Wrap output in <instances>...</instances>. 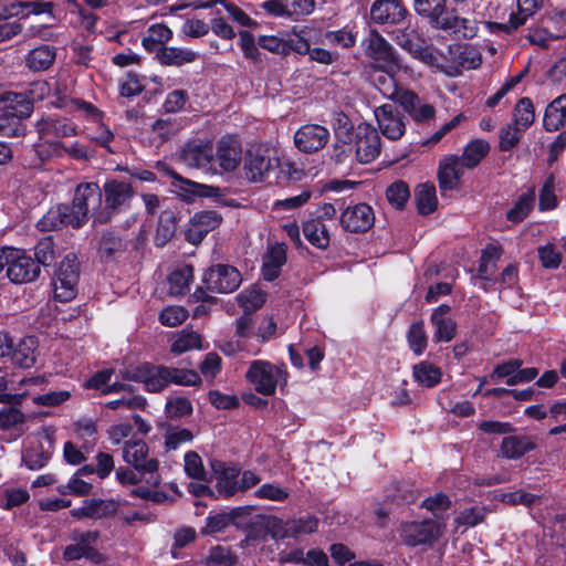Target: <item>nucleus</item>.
<instances>
[{"mask_svg": "<svg viewBox=\"0 0 566 566\" xmlns=\"http://www.w3.org/2000/svg\"><path fill=\"white\" fill-rule=\"evenodd\" d=\"M415 10L418 14L430 20L438 29L451 31L463 38L475 34L473 22L457 15L446 14V0H415Z\"/></svg>", "mask_w": 566, "mask_h": 566, "instance_id": "1", "label": "nucleus"}, {"mask_svg": "<svg viewBox=\"0 0 566 566\" xmlns=\"http://www.w3.org/2000/svg\"><path fill=\"white\" fill-rule=\"evenodd\" d=\"M287 370L285 365L272 364L268 360L256 359L249 364L245 379L260 395L273 396L277 387L287 384Z\"/></svg>", "mask_w": 566, "mask_h": 566, "instance_id": "2", "label": "nucleus"}, {"mask_svg": "<svg viewBox=\"0 0 566 566\" xmlns=\"http://www.w3.org/2000/svg\"><path fill=\"white\" fill-rule=\"evenodd\" d=\"M148 446L142 439H133L124 442L123 460L133 465L136 471L149 474L147 482L154 486L159 484L157 474L158 461L148 458Z\"/></svg>", "mask_w": 566, "mask_h": 566, "instance_id": "3", "label": "nucleus"}, {"mask_svg": "<svg viewBox=\"0 0 566 566\" xmlns=\"http://www.w3.org/2000/svg\"><path fill=\"white\" fill-rule=\"evenodd\" d=\"M78 264L75 255L69 254L60 263L53 279L54 297L61 302L72 301L77 293Z\"/></svg>", "mask_w": 566, "mask_h": 566, "instance_id": "4", "label": "nucleus"}, {"mask_svg": "<svg viewBox=\"0 0 566 566\" xmlns=\"http://www.w3.org/2000/svg\"><path fill=\"white\" fill-rule=\"evenodd\" d=\"M102 191L96 182L81 184L75 189L71 208L73 228L82 227L88 217V212L99 206Z\"/></svg>", "mask_w": 566, "mask_h": 566, "instance_id": "5", "label": "nucleus"}, {"mask_svg": "<svg viewBox=\"0 0 566 566\" xmlns=\"http://www.w3.org/2000/svg\"><path fill=\"white\" fill-rule=\"evenodd\" d=\"M242 161V147L232 136H223L212 148V174L234 171Z\"/></svg>", "mask_w": 566, "mask_h": 566, "instance_id": "6", "label": "nucleus"}, {"mask_svg": "<svg viewBox=\"0 0 566 566\" xmlns=\"http://www.w3.org/2000/svg\"><path fill=\"white\" fill-rule=\"evenodd\" d=\"M208 291L217 293H232L242 282L239 270L229 264H214L210 266L202 279Z\"/></svg>", "mask_w": 566, "mask_h": 566, "instance_id": "7", "label": "nucleus"}, {"mask_svg": "<svg viewBox=\"0 0 566 566\" xmlns=\"http://www.w3.org/2000/svg\"><path fill=\"white\" fill-rule=\"evenodd\" d=\"M394 40L401 49L409 52L415 59H418L430 66L439 65L437 56L415 28L408 25L403 29L395 30Z\"/></svg>", "mask_w": 566, "mask_h": 566, "instance_id": "8", "label": "nucleus"}, {"mask_svg": "<svg viewBox=\"0 0 566 566\" xmlns=\"http://www.w3.org/2000/svg\"><path fill=\"white\" fill-rule=\"evenodd\" d=\"M242 159L243 175L250 182H262L274 167L270 150L262 145L249 148Z\"/></svg>", "mask_w": 566, "mask_h": 566, "instance_id": "9", "label": "nucleus"}, {"mask_svg": "<svg viewBox=\"0 0 566 566\" xmlns=\"http://www.w3.org/2000/svg\"><path fill=\"white\" fill-rule=\"evenodd\" d=\"M166 374L165 366H154L147 363L120 371L123 379L143 382L145 388L151 392H157L168 385Z\"/></svg>", "mask_w": 566, "mask_h": 566, "instance_id": "10", "label": "nucleus"}, {"mask_svg": "<svg viewBox=\"0 0 566 566\" xmlns=\"http://www.w3.org/2000/svg\"><path fill=\"white\" fill-rule=\"evenodd\" d=\"M9 255L7 275L11 282L22 284L39 276L40 265L24 251L11 248Z\"/></svg>", "mask_w": 566, "mask_h": 566, "instance_id": "11", "label": "nucleus"}, {"mask_svg": "<svg viewBox=\"0 0 566 566\" xmlns=\"http://www.w3.org/2000/svg\"><path fill=\"white\" fill-rule=\"evenodd\" d=\"M378 127L381 134L390 139L397 140L406 132V118L392 104H384L374 111Z\"/></svg>", "mask_w": 566, "mask_h": 566, "instance_id": "12", "label": "nucleus"}, {"mask_svg": "<svg viewBox=\"0 0 566 566\" xmlns=\"http://www.w3.org/2000/svg\"><path fill=\"white\" fill-rule=\"evenodd\" d=\"M356 155L360 163L368 164L376 159L381 149L377 130L369 124H359L355 133Z\"/></svg>", "mask_w": 566, "mask_h": 566, "instance_id": "13", "label": "nucleus"}, {"mask_svg": "<svg viewBox=\"0 0 566 566\" xmlns=\"http://www.w3.org/2000/svg\"><path fill=\"white\" fill-rule=\"evenodd\" d=\"M222 218L217 211L196 212L188 221L185 235L191 244H199L205 237L221 224Z\"/></svg>", "mask_w": 566, "mask_h": 566, "instance_id": "14", "label": "nucleus"}, {"mask_svg": "<svg viewBox=\"0 0 566 566\" xmlns=\"http://www.w3.org/2000/svg\"><path fill=\"white\" fill-rule=\"evenodd\" d=\"M441 535L440 525L433 521L403 523L400 537L409 546H417L436 541Z\"/></svg>", "mask_w": 566, "mask_h": 566, "instance_id": "15", "label": "nucleus"}, {"mask_svg": "<svg viewBox=\"0 0 566 566\" xmlns=\"http://www.w3.org/2000/svg\"><path fill=\"white\" fill-rule=\"evenodd\" d=\"M51 455V440L44 433L27 438L22 461L30 470L43 468Z\"/></svg>", "mask_w": 566, "mask_h": 566, "instance_id": "16", "label": "nucleus"}, {"mask_svg": "<svg viewBox=\"0 0 566 566\" xmlns=\"http://www.w3.org/2000/svg\"><path fill=\"white\" fill-rule=\"evenodd\" d=\"M361 44L367 56L385 63L389 71L399 66L392 46L377 32H370Z\"/></svg>", "mask_w": 566, "mask_h": 566, "instance_id": "17", "label": "nucleus"}, {"mask_svg": "<svg viewBox=\"0 0 566 566\" xmlns=\"http://www.w3.org/2000/svg\"><path fill=\"white\" fill-rule=\"evenodd\" d=\"M374 211L366 203L350 206L340 216L343 228L350 232H365L374 224Z\"/></svg>", "mask_w": 566, "mask_h": 566, "instance_id": "18", "label": "nucleus"}, {"mask_svg": "<svg viewBox=\"0 0 566 566\" xmlns=\"http://www.w3.org/2000/svg\"><path fill=\"white\" fill-rule=\"evenodd\" d=\"M451 307L447 304L438 306L430 316V322L434 328L433 342L434 343H449L451 342L457 332V323L450 316Z\"/></svg>", "mask_w": 566, "mask_h": 566, "instance_id": "19", "label": "nucleus"}, {"mask_svg": "<svg viewBox=\"0 0 566 566\" xmlns=\"http://www.w3.org/2000/svg\"><path fill=\"white\" fill-rule=\"evenodd\" d=\"M36 153L41 160L52 156L61 157L63 155H69L74 159H87L92 155L87 147L77 142L66 147L59 142L43 140L36 145Z\"/></svg>", "mask_w": 566, "mask_h": 566, "instance_id": "20", "label": "nucleus"}, {"mask_svg": "<svg viewBox=\"0 0 566 566\" xmlns=\"http://www.w3.org/2000/svg\"><path fill=\"white\" fill-rule=\"evenodd\" d=\"M467 169L459 156H447L439 165L438 179L442 190H453L460 185V180Z\"/></svg>", "mask_w": 566, "mask_h": 566, "instance_id": "21", "label": "nucleus"}, {"mask_svg": "<svg viewBox=\"0 0 566 566\" xmlns=\"http://www.w3.org/2000/svg\"><path fill=\"white\" fill-rule=\"evenodd\" d=\"M398 103L417 123H424L434 117V107L431 104L421 99L412 91L407 90L405 91V93H400L398 97Z\"/></svg>", "mask_w": 566, "mask_h": 566, "instance_id": "22", "label": "nucleus"}, {"mask_svg": "<svg viewBox=\"0 0 566 566\" xmlns=\"http://www.w3.org/2000/svg\"><path fill=\"white\" fill-rule=\"evenodd\" d=\"M268 527L274 538H284L316 531L317 521L315 518H307L283 522L282 520L273 518L268 523Z\"/></svg>", "mask_w": 566, "mask_h": 566, "instance_id": "23", "label": "nucleus"}, {"mask_svg": "<svg viewBox=\"0 0 566 566\" xmlns=\"http://www.w3.org/2000/svg\"><path fill=\"white\" fill-rule=\"evenodd\" d=\"M407 11L398 0H378L370 9V17L376 23H398Z\"/></svg>", "mask_w": 566, "mask_h": 566, "instance_id": "24", "label": "nucleus"}, {"mask_svg": "<svg viewBox=\"0 0 566 566\" xmlns=\"http://www.w3.org/2000/svg\"><path fill=\"white\" fill-rule=\"evenodd\" d=\"M0 111L6 117L21 119L31 115L32 104L22 93L7 92L0 96Z\"/></svg>", "mask_w": 566, "mask_h": 566, "instance_id": "25", "label": "nucleus"}, {"mask_svg": "<svg viewBox=\"0 0 566 566\" xmlns=\"http://www.w3.org/2000/svg\"><path fill=\"white\" fill-rule=\"evenodd\" d=\"M104 196L108 210L116 211L125 206L133 197L132 186L125 181L109 180L105 182Z\"/></svg>", "mask_w": 566, "mask_h": 566, "instance_id": "26", "label": "nucleus"}, {"mask_svg": "<svg viewBox=\"0 0 566 566\" xmlns=\"http://www.w3.org/2000/svg\"><path fill=\"white\" fill-rule=\"evenodd\" d=\"M181 160L191 168L212 174V147L209 145H187L182 149Z\"/></svg>", "mask_w": 566, "mask_h": 566, "instance_id": "27", "label": "nucleus"}, {"mask_svg": "<svg viewBox=\"0 0 566 566\" xmlns=\"http://www.w3.org/2000/svg\"><path fill=\"white\" fill-rule=\"evenodd\" d=\"M36 130L41 139L53 137H70L76 135L75 126L65 118H42L36 123Z\"/></svg>", "mask_w": 566, "mask_h": 566, "instance_id": "28", "label": "nucleus"}, {"mask_svg": "<svg viewBox=\"0 0 566 566\" xmlns=\"http://www.w3.org/2000/svg\"><path fill=\"white\" fill-rule=\"evenodd\" d=\"M198 57V52L187 48L163 46L157 52L158 62L165 66L180 67L193 63Z\"/></svg>", "mask_w": 566, "mask_h": 566, "instance_id": "29", "label": "nucleus"}, {"mask_svg": "<svg viewBox=\"0 0 566 566\" xmlns=\"http://www.w3.org/2000/svg\"><path fill=\"white\" fill-rule=\"evenodd\" d=\"M331 125L336 138L337 160L345 153V147L350 143L353 135V124L348 116L343 112H335L331 116Z\"/></svg>", "mask_w": 566, "mask_h": 566, "instance_id": "30", "label": "nucleus"}, {"mask_svg": "<svg viewBox=\"0 0 566 566\" xmlns=\"http://www.w3.org/2000/svg\"><path fill=\"white\" fill-rule=\"evenodd\" d=\"M286 262V247L284 243H276L269 248L263 258L262 273L268 281H273L280 275L281 268Z\"/></svg>", "mask_w": 566, "mask_h": 566, "instance_id": "31", "label": "nucleus"}, {"mask_svg": "<svg viewBox=\"0 0 566 566\" xmlns=\"http://www.w3.org/2000/svg\"><path fill=\"white\" fill-rule=\"evenodd\" d=\"M71 208L69 205L52 207L38 222L41 231H52L62 226L73 227Z\"/></svg>", "mask_w": 566, "mask_h": 566, "instance_id": "32", "label": "nucleus"}, {"mask_svg": "<svg viewBox=\"0 0 566 566\" xmlns=\"http://www.w3.org/2000/svg\"><path fill=\"white\" fill-rule=\"evenodd\" d=\"M168 174L176 180L174 186L185 197L186 200H191L193 197H213L219 192V188L207 186L203 184L195 182L189 179H185L174 171Z\"/></svg>", "mask_w": 566, "mask_h": 566, "instance_id": "33", "label": "nucleus"}, {"mask_svg": "<svg viewBox=\"0 0 566 566\" xmlns=\"http://www.w3.org/2000/svg\"><path fill=\"white\" fill-rule=\"evenodd\" d=\"M544 127L548 132H556L566 123V93L553 99L546 107Z\"/></svg>", "mask_w": 566, "mask_h": 566, "instance_id": "34", "label": "nucleus"}, {"mask_svg": "<svg viewBox=\"0 0 566 566\" xmlns=\"http://www.w3.org/2000/svg\"><path fill=\"white\" fill-rule=\"evenodd\" d=\"M171 38L172 31L166 24L155 23L147 29L142 45L148 52H158Z\"/></svg>", "mask_w": 566, "mask_h": 566, "instance_id": "35", "label": "nucleus"}, {"mask_svg": "<svg viewBox=\"0 0 566 566\" xmlns=\"http://www.w3.org/2000/svg\"><path fill=\"white\" fill-rule=\"evenodd\" d=\"M535 447V443L525 436H509L502 440L501 453L507 459H518Z\"/></svg>", "mask_w": 566, "mask_h": 566, "instance_id": "36", "label": "nucleus"}, {"mask_svg": "<svg viewBox=\"0 0 566 566\" xmlns=\"http://www.w3.org/2000/svg\"><path fill=\"white\" fill-rule=\"evenodd\" d=\"M116 504L113 501H104V500H87L84 504L72 511V515L78 518L82 517H93L101 518L115 512Z\"/></svg>", "mask_w": 566, "mask_h": 566, "instance_id": "37", "label": "nucleus"}, {"mask_svg": "<svg viewBox=\"0 0 566 566\" xmlns=\"http://www.w3.org/2000/svg\"><path fill=\"white\" fill-rule=\"evenodd\" d=\"M202 348V338L201 336L188 328L182 329L181 332L174 335L170 350L176 355L184 354L188 350L192 349H201Z\"/></svg>", "mask_w": 566, "mask_h": 566, "instance_id": "38", "label": "nucleus"}, {"mask_svg": "<svg viewBox=\"0 0 566 566\" xmlns=\"http://www.w3.org/2000/svg\"><path fill=\"white\" fill-rule=\"evenodd\" d=\"M34 346L35 342L32 337L21 339L9 355L13 364L23 368L32 367L35 363Z\"/></svg>", "mask_w": 566, "mask_h": 566, "instance_id": "39", "label": "nucleus"}, {"mask_svg": "<svg viewBox=\"0 0 566 566\" xmlns=\"http://www.w3.org/2000/svg\"><path fill=\"white\" fill-rule=\"evenodd\" d=\"M55 56V50L52 46L42 45L28 53L25 63L31 70L42 71L49 69L53 64Z\"/></svg>", "mask_w": 566, "mask_h": 566, "instance_id": "40", "label": "nucleus"}, {"mask_svg": "<svg viewBox=\"0 0 566 566\" xmlns=\"http://www.w3.org/2000/svg\"><path fill=\"white\" fill-rule=\"evenodd\" d=\"M415 200L420 214L433 212L438 205L436 187L431 184H421L416 188Z\"/></svg>", "mask_w": 566, "mask_h": 566, "instance_id": "41", "label": "nucleus"}, {"mask_svg": "<svg viewBox=\"0 0 566 566\" xmlns=\"http://www.w3.org/2000/svg\"><path fill=\"white\" fill-rule=\"evenodd\" d=\"M489 150L490 145L488 142L474 139L465 146L460 159L465 165L467 169H473L489 154Z\"/></svg>", "mask_w": 566, "mask_h": 566, "instance_id": "42", "label": "nucleus"}, {"mask_svg": "<svg viewBox=\"0 0 566 566\" xmlns=\"http://www.w3.org/2000/svg\"><path fill=\"white\" fill-rule=\"evenodd\" d=\"M237 300L245 314H252L263 306L265 303V294L260 289L251 286L244 289L237 296Z\"/></svg>", "mask_w": 566, "mask_h": 566, "instance_id": "43", "label": "nucleus"}, {"mask_svg": "<svg viewBox=\"0 0 566 566\" xmlns=\"http://www.w3.org/2000/svg\"><path fill=\"white\" fill-rule=\"evenodd\" d=\"M239 471L235 468H223L218 475L217 479V489L218 492L226 496H232L238 491H240L239 486Z\"/></svg>", "mask_w": 566, "mask_h": 566, "instance_id": "44", "label": "nucleus"}, {"mask_svg": "<svg viewBox=\"0 0 566 566\" xmlns=\"http://www.w3.org/2000/svg\"><path fill=\"white\" fill-rule=\"evenodd\" d=\"M30 497L28 490L10 485L0 486V506L10 510L24 504Z\"/></svg>", "mask_w": 566, "mask_h": 566, "instance_id": "45", "label": "nucleus"}, {"mask_svg": "<svg viewBox=\"0 0 566 566\" xmlns=\"http://www.w3.org/2000/svg\"><path fill=\"white\" fill-rule=\"evenodd\" d=\"M295 146L304 153H312L318 148V133L316 125L302 126L294 137Z\"/></svg>", "mask_w": 566, "mask_h": 566, "instance_id": "46", "label": "nucleus"}, {"mask_svg": "<svg viewBox=\"0 0 566 566\" xmlns=\"http://www.w3.org/2000/svg\"><path fill=\"white\" fill-rule=\"evenodd\" d=\"M413 377L419 385L433 387L440 381L441 371L432 364L421 361L413 367Z\"/></svg>", "mask_w": 566, "mask_h": 566, "instance_id": "47", "label": "nucleus"}, {"mask_svg": "<svg viewBox=\"0 0 566 566\" xmlns=\"http://www.w3.org/2000/svg\"><path fill=\"white\" fill-rule=\"evenodd\" d=\"M193 279V270L190 265H185L174 271L169 276V292L172 295H182Z\"/></svg>", "mask_w": 566, "mask_h": 566, "instance_id": "48", "label": "nucleus"}, {"mask_svg": "<svg viewBox=\"0 0 566 566\" xmlns=\"http://www.w3.org/2000/svg\"><path fill=\"white\" fill-rule=\"evenodd\" d=\"M97 534L93 532H86L75 537L76 544L69 545L65 547L63 556L67 560H76L85 557L90 544L95 543Z\"/></svg>", "mask_w": 566, "mask_h": 566, "instance_id": "49", "label": "nucleus"}, {"mask_svg": "<svg viewBox=\"0 0 566 566\" xmlns=\"http://www.w3.org/2000/svg\"><path fill=\"white\" fill-rule=\"evenodd\" d=\"M216 3L224 4V8H226L227 12L229 13V15L235 22H238L240 25L248 27L252 23L251 18L243 10H241L234 3L226 2V0H208V1L198 0V1L193 2V8L195 9H206V8L212 7Z\"/></svg>", "mask_w": 566, "mask_h": 566, "instance_id": "50", "label": "nucleus"}, {"mask_svg": "<svg viewBox=\"0 0 566 566\" xmlns=\"http://www.w3.org/2000/svg\"><path fill=\"white\" fill-rule=\"evenodd\" d=\"M535 201V191L534 189H530L527 193L522 195L513 208H511L507 213L506 218L507 220L512 222H521L524 220L530 211L532 210V207Z\"/></svg>", "mask_w": 566, "mask_h": 566, "instance_id": "51", "label": "nucleus"}, {"mask_svg": "<svg viewBox=\"0 0 566 566\" xmlns=\"http://www.w3.org/2000/svg\"><path fill=\"white\" fill-rule=\"evenodd\" d=\"M166 371L168 384L172 382L179 386H199L201 384V377L196 370L166 367Z\"/></svg>", "mask_w": 566, "mask_h": 566, "instance_id": "52", "label": "nucleus"}, {"mask_svg": "<svg viewBox=\"0 0 566 566\" xmlns=\"http://www.w3.org/2000/svg\"><path fill=\"white\" fill-rule=\"evenodd\" d=\"M534 106L530 98L518 101L514 111V125L521 129H527L534 122Z\"/></svg>", "mask_w": 566, "mask_h": 566, "instance_id": "53", "label": "nucleus"}, {"mask_svg": "<svg viewBox=\"0 0 566 566\" xmlns=\"http://www.w3.org/2000/svg\"><path fill=\"white\" fill-rule=\"evenodd\" d=\"M374 83L385 97L396 102H398L400 93L406 91L397 86L394 76L389 72L380 73L374 78Z\"/></svg>", "mask_w": 566, "mask_h": 566, "instance_id": "54", "label": "nucleus"}, {"mask_svg": "<svg viewBox=\"0 0 566 566\" xmlns=\"http://www.w3.org/2000/svg\"><path fill=\"white\" fill-rule=\"evenodd\" d=\"M188 311L182 306L169 305L159 313V322L167 327L181 325L188 318Z\"/></svg>", "mask_w": 566, "mask_h": 566, "instance_id": "55", "label": "nucleus"}, {"mask_svg": "<svg viewBox=\"0 0 566 566\" xmlns=\"http://www.w3.org/2000/svg\"><path fill=\"white\" fill-rule=\"evenodd\" d=\"M185 472L186 474L198 481H207V471L205 470L202 460L197 452L189 451L185 454Z\"/></svg>", "mask_w": 566, "mask_h": 566, "instance_id": "56", "label": "nucleus"}, {"mask_svg": "<svg viewBox=\"0 0 566 566\" xmlns=\"http://www.w3.org/2000/svg\"><path fill=\"white\" fill-rule=\"evenodd\" d=\"M388 201L397 209H402L410 197L408 185L398 180L391 184L386 191Z\"/></svg>", "mask_w": 566, "mask_h": 566, "instance_id": "57", "label": "nucleus"}, {"mask_svg": "<svg viewBox=\"0 0 566 566\" xmlns=\"http://www.w3.org/2000/svg\"><path fill=\"white\" fill-rule=\"evenodd\" d=\"M93 485L74 474L66 484L57 486V492L62 495L84 496L92 492Z\"/></svg>", "mask_w": 566, "mask_h": 566, "instance_id": "58", "label": "nucleus"}, {"mask_svg": "<svg viewBox=\"0 0 566 566\" xmlns=\"http://www.w3.org/2000/svg\"><path fill=\"white\" fill-rule=\"evenodd\" d=\"M25 421V415L14 408L8 407L0 409V430L17 429Z\"/></svg>", "mask_w": 566, "mask_h": 566, "instance_id": "59", "label": "nucleus"}, {"mask_svg": "<svg viewBox=\"0 0 566 566\" xmlns=\"http://www.w3.org/2000/svg\"><path fill=\"white\" fill-rule=\"evenodd\" d=\"M408 343L411 350L420 355L427 347V334L422 322L413 323L408 333Z\"/></svg>", "mask_w": 566, "mask_h": 566, "instance_id": "60", "label": "nucleus"}, {"mask_svg": "<svg viewBox=\"0 0 566 566\" xmlns=\"http://www.w3.org/2000/svg\"><path fill=\"white\" fill-rule=\"evenodd\" d=\"M555 177L549 175L539 191V210H551L557 206V198L555 196Z\"/></svg>", "mask_w": 566, "mask_h": 566, "instance_id": "61", "label": "nucleus"}, {"mask_svg": "<svg viewBox=\"0 0 566 566\" xmlns=\"http://www.w3.org/2000/svg\"><path fill=\"white\" fill-rule=\"evenodd\" d=\"M192 405L185 397H171L166 402V412L170 418H182L192 413Z\"/></svg>", "mask_w": 566, "mask_h": 566, "instance_id": "62", "label": "nucleus"}, {"mask_svg": "<svg viewBox=\"0 0 566 566\" xmlns=\"http://www.w3.org/2000/svg\"><path fill=\"white\" fill-rule=\"evenodd\" d=\"M193 439L190 430L185 428H171L165 436V444L168 449L176 450L181 444L188 443Z\"/></svg>", "mask_w": 566, "mask_h": 566, "instance_id": "63", "label": "nucleus"}, {"mask_svg": "<svg viewBox=\"0 0 566 566\" xmlns=\"http://www.w3.org/2000/svg\"><path fill=\"white\" fill-rule=\"evenodd\" d=\"M207 566H233L235 557L224 547H214L207 557Z\"/></svg>", "mask_w": 566, "mask_h": 566, "instance_id": "64", "label": "nucleus"}]
</instances>
